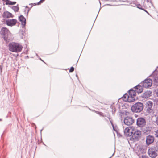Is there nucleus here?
I'll return each instance as SVG.
<instances>
[{"mask_svg": "<svg viewBox=\"0 0 158 158\" xmlns=\"http://www.w3.org/2000/svg\"><path fill=\"white\" fill-rule=\"evenodd\" d=\"M143 87L145 88H149L152 86V81L150 79H147L145 80L142 82L140 83Z\"/></svg>", "mask_w": 158, "mask_h": 158, "instance_id": "6e6552de", "label": "nucleus"}, {"mask_svg": "<svg viewBox=\"0 0 158 158\" xmlns=\"http://www.w3.org/2000/svg\"><path fill=\"white\" fill-rule=\"evenodd\" d=\"M74 70V68L73 67H71V68L70 69L69 72H72Z\"/></svg>", "mask_w": 158, "mask_h": 158, "instance_id": "a878e982", "label": "nucleus"}, {"mask_svg": "<svg viewBox=\"0 0 158 158\" xmlns=\"http://www.w3.org/2000/svg\"><path fill=\"white\" fill-rule=\"evenodd\" d=\"M140 84L135 87L134 88L135 92L138 93H141L143 91V87Z\"/></svg>", "mask_w": 158, "mask_h": 158, "instance_id": "ddd939ff", "label": "nucleus"}, {"mask_svg": "<svg viewBox=\"0 0 158 158\" xmlns=\"http://www.w3.org/2000/svg\"><path fill=\"white\" fill-rule=\"evenodd\" d=\"M19 20L21 22L22 27H24L26 24V19L23 15H21L19 17Z\"/></svg>", "mask_w": 158, "mask_h": 158, "instance_id": "dca6fc26", "label": "nucleus"}, {"mask_svg": "<svg viewBox=\"0 0 158 158\" xmlns=\"http://www.w3.org/2000/svg\"><path fill=\"white\" fill-rule=\"evenodd\" d=\"M134 122V120L133 118L129 116L126 117L124 120V124L127 125H130L132 124Z\"/></svg>", "mask_w": 158, "mask_h": 158, "instance_id": "9d476101", "label": "nucleus"}, {"mask_svg": "<svg viewBox=\"0 0 158 158\" xmlns=\"http://www.w3.org/2000/svg\"><path fill=\"white\" fill-rule=\"evenodd\" d=\"M135 127L133 126H129L126 127L124 130V133L126 136L132 135Z\"/></svg>", "mask_w": 158, "mask_h": 158, "instance_id": "423d86ee", "label": "nucleus"}, {"mask_svg": "<svg viewBox=\"0 0 158 158\" xmlns=\"http://www.w3.org/2000/svg\"><path fill=\"white\" fill-rule=\"evenodd\" d=\"M16 12H17L18 10H16Z\"/></svg>", "mask_w": 158, "mask_h": 158, "instance_id": "c9c22d12", "label": "nucleus"}, {"mask_svg": "<svg viewBox=\"0 0 158 158\" xmlns=\"http://www.w3.org/2000/svg\"><path fill=\"white\" fill-rule=\"evenodd\" d=\"M45 0H40L38 3H34L33 4L31 3L29 5V6H26V8H28L29 9H30L31 8L34 6H35L36 5H39L41 3H42Z\"/></svg>", "mask_w": 158, "mask_h": 158, "instance_id": "f3484780", "label": "nucleus"}, {"mask_svg": "<svg viewBox=\"0 0 158 158\" xmlns=\"http://www.w3.org/2000/svg\"><path fill=\"white\" fill-rule=\"evenodd\" d=\"M155 123L158 126V116L157 117L156 120L155 121Z\"/></svg>", "mask_w": 158, "mask_h": 158, "instance_id": "bb28decb", "label": "nucleus"}, {"mask_svg": "<svg viewBox=\"0 0 158 158\" xmlns=\"http://www.w3.org/2000/svg\"><path fill=\"white\" fill-rule=\"evenodd\" d=\"M155 93L156 94V95H157V96L158 97V88L156 89V90H155Z\"/></svg>", "mask_w": 158, "mask_h": 158, "instance_id": "cd10ccee", "label": "nucleus"}, {"mask_svg": "<svg viewBox=\"0 0 158 158\" xmlns=\"http://www.w3.org/2000/svg\"><path fill=\"white\" fill-rule=\"evenodd\" d=\"M111 124H112V126H113V128L114 130V131H116L115 130V128H114V126H113V125L112 124V123Z\"/></svg>", "mask_w": 158, "mask_h": 158, "instance_id": "7c9ffc66", "label": "nucleus"}, {"mask_svg": "<svg viewBox=\"0 0 158 158\" xmlns=\"http://www.w3.org/2000/svg\"><path fill=\"white\" fill-rule=\"evenodd\" d=\"M9 50L12 52H18L21 51L23 48L21 45L19 44L14 42L10 43L8 45Z\"/></svg>", "mask_w": 158, "mask_h": 158, "instance_id": "7ed1b4c3", "label": "nucleus"}, {"mask_svg": "<svg viewBox=\"0 0 158 158\" xmlns=\"http://www.w3.org/2000/svg\"><path fill=\"white\" fill-rule=\"evenodd\" d=\"M152 94V92L150 91H147L143 93V98H146L149 97Z\"/></svg>", "mask_w": 158, "mask_h": 158, "instance_id": "6ab92c4d", "label": "nucleus"}, {"mask_svg": "<svg viewBox=\"0 0 158 158\" xmlns=\"http://www.w3.org/2000/svg\"><path fill=\"white\" fill-rule=\"evenodd\" d=\"M146 112L152 117L156 115V113L152 108L146 109Z\"/></svg>", "mask_w": 158, "mask_h": 158, "instance_id": "2eb2a0df", "label": "nucleus"}, {"mask_svg": "<svg viewBox=\"0 0 158 158\" xmlns=\"http://www.w3.org/2000/svg\"><path fill=\"white\" fill-rule=\"evenodd\" d=\"M142 158H149L147 156L145 155H142Z\"/></svg>", "mask_w": 158, "mask_h": 158, "instance_id": "c85d7f7f", "label": "nucleus"}, {"mask_svg": "<svg viewBox=\"0 0 158 158\" xmlns=\"http://www.w3.org/2000/svg\"><path fill=\"white\" fill-rule=\"evenodd\" d=\"M154 141L153 136L151 135L147 136L146 139V143L147 145H149L152 143Z\"/></svg>", "mask_w": 158, "mask_h": 158, "instance_id": "f8f14e48", "label": "nucleus"}, {"mask_svg": "<svg viewBox=\"0 0 158 158\" xmlns=\"http://www.w3.org/2000/svg\"><path fill=\"white\" fill-rule=\"evenodd\" d=\"M3 17L4 18L7 19L10 18H13L14 15L6 11L4 12L3 14Z\"/></svg>", "mask_w": 158, "mask_h": 158, "instance_id": "4468645a", "label": "nucleus"}, {"mask_svg": "<svg viewBox=\"0 0 158 158\" xmlns=\"http://www.w3.org/2000/svg\"><path fill=\"white\" fill-rule=\"evenodd\" d=\"M12 9L13 10H19V8L18 6H14L12 7Z\"/></svg>", "mask_w": 158, "mask_h": 158, "instance_id": "4be33fe9", "label": "nucleus"}, {"mask_svg": "<svg viewBox=\"0 0 158 158\" xmlns=\"http://www.w3.org/2000/svg\"><path fill=\"white\" fill-rule=\"evenodd\" d=\"M143 108V104L140 102H138L133 105L131 107V110L133 112H140Z\"/></svg>", "mask_w": 158, "mask_h": 158, "instance_id": "20e7f679", "label": "nucleus"}, {"mask_svg": "<svg viewBox=\"0 0 158 158\" xmlns=\"http://www.w3.org/2000/svg\"><path fill=\"white\" fill-rule=\"evenodd\" d=\"M95 112L97 113V114H99L100 116H102V113L98 112H96V111H95Z\"/></svg>", "mask_w": 158, "mask_h": 158, "instance_id": "c756f323", "label": "nucleus"}, {"mask_svg": "<svg viewBox=\"0 0 158 158\" xmlns=\"http://www.w3.org/2000/svg\"><path fill=\"white\" fill-rule=\"evenodd\" d=\"M156 149L154 147H152L148 150V154L152 158H155L157 156V153L156 152Z\"/></svg>", "mask_w": 158, "mask_h": 158, "instance_id": "0eeeda50", "label": "nucleus"}, {"mask_svg": "<svg viewBox=\"0 0 158 158\" xmlns=\"http://www.w3.org/2000/svg\"><path fill=\"white\" fill-rule=\"evenodd\" d=\"M20 35L21 38L22 39L23 36V31H21L20 32Z\"/></svg>", "mask_w": 158, "mask_h": 158, "instance_id": "b1692460", "label": "nucleus"}, {"mask_svg": "<svg viewBox=\"0 0 158 158\" xmlns=\"http://www.w3.org/2000/svg\"><path fill=\"white\" fill-rule=\"evenodd\" d=\"M40 59V60L43 61V60H41V59L40 58V59Z\"/></svg>", "mask_w": 158, "mask_h": 158, "instance_id": "473e14b6", "label": "nucleus"}, {"mask_svg": "<svg viewBox=\"0 0 158 158\" xmlns=\"http://www.w3.org/2000/svg\"><path fill=\"white\" fill-rule=\"evenodd\" d=\"M144 11H145V12H146V13H148L147 12V10H144Z\"/></svg>", "mask_w": 158, "mask_h": 158, "instance_id": "2f4dec72", "label": "nucleus"}, {"mask_svg": "<svg viewBox=\"0 0 158 158\" xmlns=\"http://www.w3.org/2000/svg\"><path fill=\"white\" fill-rule=\"evenodd\" d=\"M153 106L152 102L151 101H148L146 103V109L152 108Z\"/></svg>", "mask_w": 158, "mask_h": 158, "instance_id": "a211bd4d", "label": "nucleus"}, {"mask_svg": "<svg viewBox=\"0 0 158 158\" xmlns=\"http://www.w3.org/2000/svg\"><path fill=\"white\" fill-rule=\"evenodd\" d=\"M2 0L4 2H5V1H6V0Z\"/></svg>", "mask_w": 158, "mask_h": 158, "instance_id": "72a5a7b5", "label": "nucleus"}, {"mask_svg": "<svg viewBox=\"0 0 158 158\" xmlns=\"http://www.w3.org/2000/svg\"><path fill=\"white\" fill-rule=\"evenodd\" d=\"M146 122L145 119L143 118H138L136 121L137 125L139 127H144L146 125Z\"/></svg>", "mask_w": 158, "mask_h": 158, "instance_id": "1a4fd4ad", "label": "nucleus"}, {"mask_svg": "<svg viewBox=\"0 0 158 158\" xmlns=\"http://www.w3.org/2000/svg\"><path fill=\"white\" fill-rule=\"evenodd\" d=\"M1 33L2 35L4 40L8 42L13 39L12 35L8 29L6 27H3L1 29Z\"/></svg>", "mask_w": 158, "mask_h": 158, "instance_id": "f03ea898", "label": "nucleus"}, {"mask_svg": "<svg viewBox=\"0 0 158 158\" xmlns=\"http://www.w3.org/2000/svg\"><path fill=\"white\" fill-rule=\"evenodd\" d=\"M6 2V5H14L16 3V2H11L9 0H6L5 2Z\"/></svg>", "mask_w": 158, "mask_h": 158, "instance_id": "412c9836", "label": "nucleus"}, {"mask_svg": "<svg viewBox=\"0 0 158 158\" xmlns=\"http://www.w3.org/2000/svg\"><path fill=\"white\" fill-rule=\"evenodd\" d=\"M153 78V81L154 82V84L156 86L158 85V77H156L154 76L153 74H152L151 75Z\"/></svg>", "mask_w": 158, "mask_h": 158, "instance_id": "aec40b11", "label": "nucleus"}, {"mask_svg": "<svg viewBox=\"0 0 158 158\" xmlns=\"http://www.w3.org/2000/svg\"><path fill=\"white\" fill-rule=\"evenodd\" d=\"M0 121H2V119H0Z\"/></svg>", "mask_w": 158, "mask_h": 158, "instance_id": "f704fd0d", "label": "nucleus"}, {"mask_svg": "<svg viewBox=\"0 0 158 158\" xmlns=\"http://www.w3.org/2000/svg\"><path fill=\"white\" fill-rule=\"evenodd\" d=\"M136 92L133 89L130 90L128 94H125L122 98V99L125 102H132L135 100Z\"/></svg>", "mask_w": 158, "mask_h": 158, "instance_id": "f257e3e1", "label": "nucleus"}, {"mask_svg": "<svg viewBox=\"0 0 158 158\" xmlns=\"http://www.w3.org/2000/svg\"><path fill=\"white\" fill-rule=\"evenodd\" d=\"M137 7L138 8L141 9L142 10H144L142 8V6L139 4L137 5Z\"/></svg>", "mask_w": 158, "mask_h": 158, "instance_id": "5701e85b", "label": "nucleus"}, {"mask_svg": "<svg viewBox=\"0 0 158 158\" xmlns=\"http://www.w3.org/2000/svg\"><path fill=\"white\" fill-rule=\"evenodd\" d=\"M156 151H158V141L156 143L155 147H154Z\"/></svg>", "mask_w": 158, "mask_h": 158, "instance_id": "393cba45", "label": "nucleus"}, {"mask_svg": "<svg viewBox=\"0 0 158 158\" xmlns=\"http://www.w3.org/2000/svg\"><path fill=\"white\" fill-rule=\"evenodd\" d=\"M141 135V132L140 130L135 128L133 134L131 138V140L134 141H138L140 139Z\"/></svg>", "mask_w": 158, "mask_h": 158, "instance_id": "39448f33", "label": "nucleus"}, {"mask_svg": "<svg viewBox=\"0 0 158 158\" xmlns=\"http://www.w3.org/2000/svg\"><path fill=\"white\" fill-rule=\"evenodd\" d=\"M17 22L15 19H8L6 20L5 23L8 26L12 27L15 25Z\"/></svg>", "mask_w": 158, "mask_h": 158, "instance_id": "9b49d317", "label": "nucleus"}]
</instances>
